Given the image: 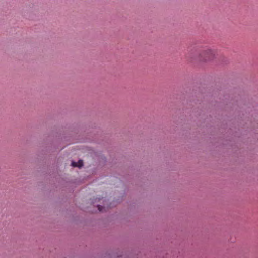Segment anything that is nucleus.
Wrapping results in <instances>:
<instances>
[{
    "label": "nucleus",
    "instance_id": "obj_1",
    "mask_svg": "<svg viewBox=\"0 0 258 258\" xmlns=\"http://www.w3.org/2000/svg\"><path fill=\"white\" fill-rule=\"evenodd\" d=\"M215 51L210 49L203 50L199 56V59L201 61L207 62L213 60L215 57Z\"/></svg>",
    "mask_w": 258,
    "mask_h": 258
},
{
    "label": "nucleus",
    "instance_id": "obj_2",
    "mask_svg": "<svg viewBox=\"0 0 258 258\" xmlns=\"http://www.w3.org/2000/svg\"><path fill=\"white\" fill-rule=\"evenodd\" d=\"M83 165V162L82 160H80L78 162L73 161L72 162V166L73 167H81Z\"/></svg>",
    "mask_w": 258,
    "mask_h": 258
},
{
    "label": "nucleus",
    "instance_id": "obj_3",
    "mask_svg": "<svg viewBox=\"0 0 258 258\" xmlns=\"http://www.w3.org/2000/svg\"><path fill=\"white\" fill-rule=\"evenodd\" d=\"M104 208L103 207L100 206V205H98V209L99 210V211L103 212V209H104Z\"/></svg>",
    "mask_w": 258,
    "mask_h": 258
}]
</instances>
